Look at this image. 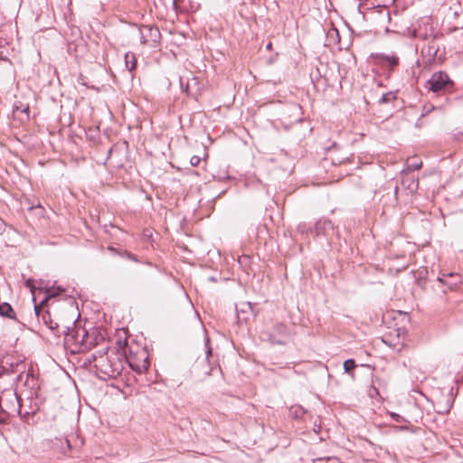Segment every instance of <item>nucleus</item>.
Instances as JSON below:
<instances>
[{"label": "nucleus", "instance_id": "obj_1", "mask_svg": "<svg viewBox=\"0 0 463 463\" xmlns=\"http://www.w3.org/2000/svg\"><path fill=\"white\" fill-rule=\"evenodd\" d=\"M96 373L100 378H116L122 371V364L116 354L109 355L108 351L99 352V355L91 354Z\"/></svg>", "mask_w": 463, "mask_h": 463}, {"label": "nucleus", "instance_id": "obj_2", "mask_svg": "<svg viewBox=\"0 0 463 463\" xmlns=\"http://www.w3.org/2000/svg\"><path fill=\"white\" fill-rule=\"evenodd\" d=\"M68 313L71 314L68 317V321L66 324L62 322H56V319L54 320L52 317V315L48 310L41 314L39 321H42L50 330L56 332L57 334L62 333L64 334L66 338H68L69 336H71V338H73V326L76 323L75 310L73 307H71L68 310L65 311L66 315H68Z\"/></svg>", "mask_w": 463, "mask_h": 463}, {"label": "nucleus", "instance_id": "obj_3", "mask_svg": "<svg viewBox=\"0 0 463 463\" xmlns=\"http://www.w3.org/2000/svg\"><path fill=\"white\" fill-rule=\"evenodd\" d=\"M262 341L269 342L271 345H286L290 338V333L288 326L283 323H277L271 330H264L260 335Z\"/></svg>", "mask_w": 463, "mask_h": 463}, {"label": "nucleus", "instance_id": "obj_4", "mask_svg": "<svg viewBox=\"0 0 463 463\" xmlns=\"http://www.w3.org/2000/svg\"><path fill=\"white\" fill-rule=\"evenodd\" d=\"M427 89L436 94H442L451 91L454 82L444 71L434 72L427 81Z\"/></svg>", "mask_w": 463, "mask_h": 463}, {"label": "nucleus", "instance_id": "obj_5", "mask_svg": "<svg viewBox=\"0 0 463 463\" xmlns=\"http://www.w3.org/2000/svg\"><path fill=\"white\" fill-rule=\"evenodd\" d=\"M1 364L5 375H11L13 373H18L16 381L23 380V373L25 364L22 360H16L12 357H6L1 361Z\"/></svg>", "mask_w": 463, "mask_h": 463}, {"label": "nucleus", "instance_id": "obj_6", "mask_svg": "<svg viewBox=\"0 0 463 463\" xmlns=\"http://www.w3.org/2000/svg\"><path fill=\"white\" fill-rule=\"evenodd\" d=\"M140 39L143 44H149L151 46L158 43L161 39V33L156 26L150 24L142 25L139 28Z\"/></svg>", "mask_w": 463, "mask_h": 463}, {"label": "nucleus", "instance_id": "obj_7", "mask_svg": "<svg viewBox=\"0 0 463 463\" xmlns=\"http://www.w3.org/2000/svg\"><path fill=\"white\" fill-rule=\"evenodd\" d=\"M126 359L129 367L138 373H142L149 367L148 356L144 351L137 354L130 353Z\"/></svg>", "mask_w": 463, "mask_h": 463}, {"label": "nucleus", "instance_id": "obj_8", "mask_svg": "<svg viewBox=\"0 0 463 463\" xmlns=\"http://www.w3.org/2000/svg\"><path fill=\"white\" fill-rule=\"evenodd\" d=\"M437 280L447 286L449 290H456L462 283L461 276L458 273H442L437 278Z\"/></svg>", "mask_w": 463, "mask_h": 463}, {"label": "nucleus", "instance_id": "obj_9", "mask_svg": "<svg viewBox=\"0 0 463 463\" xmlns=\"http://www.w3.org/2000/svg\"><path fill=\"white\" fill-rule=\"evenodd\" d=\"M315 232L317 236L331 237L335 233V227L328 219H320L315 224Z\"/></svg>", "mask_w": 463, "mask_h": 463}, {"label": "nucleus", "instance_id": "obj_10", "mask_svg": "<svg viewBox=\"0 0 463 463\" xmlns=\"http://www.w3.org/2000/svg\"><path fill=\"white\" fill-rule=\"evenodd\" d=\"M237 319L239 323H247L252 316V306L250 302H242L236 306Z\"/></svg>", "mask_w": 463, "mask_h": 463}, {"label": "nucleus", "instance_id": "obj_11", "mask_svg": "<svg viewBox=\"0 0 463 463\" xmlns=\"http://www.w3.org/2000/svg\"><path fill=\"white\" fill-rule=\"evenodd\" d=\"M378 59L380 62L387 66L390 70H393L399 64V58L396 55L380 54Z\"/></svg>", "mask_w": 463, "mask_h": 463}, {"label": "nucleus", "instance_id": "obj_12", "mask_svg": "<svg viewBox=\"0 0 463 463\" xmlns=\"http://www.w3.org/2000/svg\"><path fill=\"white\" fill-rule=\"evenodd\" d=\"M30 107L28 104H23L21 101H15L13 106V112L14 114H18L19 112L24 114V118L22 119L28 120L30 118Z\"/></svg>", "mask_w": 463, "mask_h": 463}, {"label": "nucleus", "instance_id": "obj_13", "mask_svg": "<svg viewBox=\"0 0 463 463\" xmlns=\"http://www.w3.org/2000/svg\"><path fill=\"white\" fill-rule=\"evenodd\" d=\"M0 316L11 319H16L14 310L13 309L12 306L7 302L0 304Z\"/></svg>", "mask_w": 463, "mask_h": 463}, {"label": "nucleus", "instance_id": "obj_14", "mask_svg": "<svg viewBox=\"0 0 463 463\" xmlns=\"http://www.w3.org/2000/svg\"><path fill=\"white\" fill-rule=\"evenodd\" d=\"M125 66L130 72L136 69L137 58L133 52H127L125 54Z\"/></svg>", "mask_w": 463, "mask_h": 463}, {"label": "nucleus", "instance_id": "obj_15", "mask_svg": "<svg viewBox=\"0 0 463 463\" xmlns=\"http://www.w3.org/2000/svg\"><path fill=\"white\" fill-rule=\"evenodd\" d=\"M62 292H64V288L61 287H48L45 288L46 297L44 298H47L48 302L49 299L61 295Z\"/></svg>", "mask_w": 463, "mask_h": 463}, {"label": "nucleus", "instance_id": "obj_16", "mask_svg": "<svg viewBox=\"0 0 463 463\" xmlns=\"http://www.w3.org/2000/svg\"><path fill=\"white\" fill-rule=\"evenodd\" d=\"M109 250L110 251L114 252V253L118 254L122 258H126L128 260H133V261H136V262H139L137 257L135 254H133V253H131V252H129L128 250H118L113 248V247H109Z\"/></svg>", "mask_w": 463, "mask_h": 463}, {"label": "nucleus", "instance_id": "obj_17", "mask_svg": "<svg viewBox=\"0 0 463 463\" xmlns=\"http://www.w3.org/2000/svg\"><path fill=\"white\" fill-rule=\"evenodd\" d=\"M396 99V94L392 91L384 93L379 100V104H387Z\"/></svg>", "mask_w": 463, "mask_h": 463}, {"label": "nucleus", "instance_id": "obj_18", "mask_svg": "<svg viewBox=\"0 0 463 463\" xmlns=\"http://www.w3.org/2000/svg\"><path fill=\"white\" fill-rule=\"evenodd\" d=\"M356 367L354 359H347L344 362V371L348 374H353L354 369Z\"/></svg>", "mask_w": 463, "mask_h": 463}, {"label": "nucleus", "instance_id": "obj_19", "mask_svg": "<svg viewBox=\"0 0 463 463\" xmlns=\"http://www.w3.org/2000/svg\"><path fill=\"white\" fill-rule=\"evenodd\" d=\"M46 304H47V298H43L40 302V304L34 305V311H35L38 320H40L41 314L45 311V310H43V307L46 306Z\"/></svg>", "mask_w": 463, "mask_h": 463}, {"label": "nucleus", "instance_id": "obj_20", "mask_svg": "<svg viewBox=\"0 0 463 463\" xmlns=\"http://www.w3.org/2000/svg\"><path fill=\"white\" fill-rule=\"evenodd\" d=\"M71 307H73L72 305H70L68 307H65L63 309H62V317H59V318H56V322H62V323H67L68 321V317L70 316L71 313H68V315L65 314V311L68 310Z\"/></svg>", "mask_w": 463, "mask_h": 463}, {"label": "nucleus", "instance_id": "obj_21", "mask_svg": "<svg viewBox=\"0 0 463 463\" xmlns=\"http://www.w3.org/2000/svg\"><path fill=\"white\" fill-rule=\"evenodd\" d=\"M421 165H422L421 162L413 161L408 165V169L409 170H418L421 167Z\"/></svg>", "mask_w": 463, "mask_h": 463}, {"label": "nucleus", "instance_id": "obj_22", "mask_svg": "<svg viewBox=\"0 0 463 463\" xmlns=\"http://www.w3.org/2000/svg\"><path fill=\"white\" fill-rule=\"evenodd\" d=\"M200 161H201V159H200V157H199V156H192V157H191V159H190V163H191V165H192L193 166H196V165H199V163H200Z\"/></svg>", "mask_w": 463, "mask_h": 463}, {"label": "nucleus", "instance_id": "obj_23", "mask_svg": "<svg viewBox=\"0 0 463 463\" xmlns=\"http://www.w3.org/2000/svg\"><path fill=\"white\" fill-rule=\"evenodd\" d=\"M25 286L27 288H30V290L32 291V293H34V286H33V281L32 279H28L26 281H25Z\"/></svg>", "mask_w": 463, "mask_h": 463}, {"label": "nucleus", "instance_id": "obj_24", "mask_svg": "<svg viewBox=\"0 0 463 463\" xmlns=\"http://www.w3.org/2000/svg\"><path fill=\"white\" fill-rule=\"evenodd\" d=\"M330 460H331V458H319L314 459V463H326Z\"/></svg>", "mask_w": 463, "mask_h": 463}, {"label": "nucleus", "instance_id": "obj_25", "mask_svg": "<svg viewBox=\"0 0 463 463\" xmlns=\"http://www.w3.org/2000/svg\"><path fill=\"white\" fill-rule=\"evenodd\" d=\"M369 394L370 396L373 397V394H378V390L375 387L372 386L371 390L369 391Z\"/></svg>", "mask_w": 463, "mask_h": 463}, {"label": "nucleus", "instance_id": "obj_26", "mask_svg": "<svg viewBox=\"0 0 463 463\" xmlns=\"http://www.w3.org/2000/svg\"><path fill=\"white\" fill-rule=\"evenodd\" d=\"M211 354H212V348L207 346L206 358L208 359Z\"/></svg>", "mask_w": 463, "mask_h": 463}, {"label": "nucleus", "instance_id": "obj_27", "mask_svg": "<svg viewBox=\"0 0 463 463\" xmlns=\"http://www.w3.org/2000/svg\"><path fill=\"white\" fill-rule=\"evenodd\" d=\"M392 418L396 420V421H400V416L398 414H395V413H392Z\"/></svg>", "mask_w": 463, "mask_h": 463}, {"label": "nucleus", "instance_id": "obj_28", "mask_svg": "<svg viewBox=\"0 0 463 463\" xmlns=\"http://www.w3.org/2000/svg\"><path fill=\"white\" fill-rule=\"evenodd\" d=\"M304 228H305V224H299L298 227V230L300 231L301 232H304Z\"/></svg>", "mask_w": 463, "mask_h": 463}, {"label": "nucleus", "instance_id": "obj_29", "mask_svg": "<svg viewBox=\"0 0 463 463\" xmlns=\"http://www.w3.org/2000/svg\"><path fill=\"white\" fill-rule=\"evenodd\" d=\"M3 375H5V374L4 369L2 367V364H0V377H2Z\"/></svg>", "mask_w": 463, "mask_h": 463}, {"label": "nucleus", "instance_id": "obj_30", "mask_svg": "<svg viewBox=\"0 0 463 463\" xmlns=\"http://www.w3.org/2000/svg\"><path fill=\"white\" fill-rule=\"evenodd\" d=\"M271 46H272L271 43H268L267 44V49H269V50L271 49Z\"/></svg>", "mask_w": 463, "mask_h": 463}, {"label": "nucleus", "instance_id": "obj_31", "mask_svg": "<svg viewBox=\"0 0 463 463\" xmlns=\"http://www.w3.org/2000/svg\"><path fill=\"white\" fill-rule=\"evenodd\" d=\"M345 160H348V158L346 157L345 159L339 161L338 164H342V163L345 162Z\"/></svg>", "mask_w": 463, "mask_h": 463}, {"label": "nucleus", "instance_id": "obj_32", "mask_svg": "<svg viewBox=\"0 0 463 463\" xmlns=\"http://www.w3.org/2000/svg\"><path fill=\"white\" fill-rule=\"evenodd\" d=\"M437 52H438V49H434V50H433V55H434V56L436 55Z\"/></svg>", "mask_w": 463, "mask_h": 463}, {"label": "nucleus", "instance_id": "obj_33", "mask_svg": "<svg viewBox=\"0 0 463 463\" xmlns=\"http://www.w3.org/2000/svg\"><path fill=\"white\" fill-rule=\"evenodd\" d=\"M450 408H451V404H450V405H449V407L446 409V411H449Z\"/></svg>", "mask_w": 463, "mask_h": 463}, {"label": "nucleus", "instance_id": "obj_34", "mask_svg": "<svg viewBox=\"0 0 463 463\" xmlns=\"http://www.w3.org/2000/svg\"><path fill=\"white\" fill-rule=\"evenodd\" d=\"M66 442H67V446H68V448H71V444H70V442H69L68 440H67Z\"/></svg>", "mask_w": 463, "mask_h": 463}, {"label": "nucleus", "instance_id": "obj_35", "mask_svg": "<svg viewBox=\"0 0 463 463\" xmlns=\"http://www.w3.org/2000/svg\"><path fill=\"white\" fill-rule=\"evenodd\" d=\"M334 31L335 32L336 34H338V30L334 29Z\"/></svg>", "mask_w": 463, "mask_h": 463}, {"label": "nucleus", "instance_id": "obj_36", "mask_svg": "<svg viewBox=\"0 0 463 463\" xmlns=\"http://www.w3.org/2000/svg\"><path fill=\"white\" fill-rule=\"evenodd\" d=\"M75 317H76V315H75ZM77 317H80V314H77ZM75 318L77 319V317H75Z\"/></svg>", "mask_w": 463, "mask_h": 463}]
</instances>
